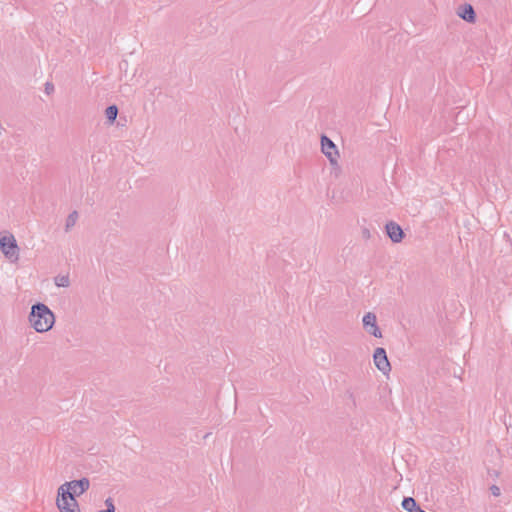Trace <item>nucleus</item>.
Wrapping results in <instances>:
<instances>
[{
    "label": "nucleus",
    "instance_id": "2",
    "mask_svg": "<svg viewBox=\"0 0 512 512\" xmlns=\"http://www.w3.org/2000/svg\"><path fill=\"white\" fill-rule=\"evenodd\" d=\"M0 250L11 263L19 261L20 249L12 233H0Z\"/></svg>",
    "mask_w": 512,
    "mask_h": 512
},
{
    "label": "nucleus",
    "instance_id": "3",
    "mask_svg": "<svg viewBox=\"0 0 512 512\" xmlns=\"http://www.w3.org/2000/svg\"><path fill=\"white\" fill-rule=\"evenodd\" d=\"M90 487V481L87 478L79 480L67 481L58 487V490L69 495V497L77 498L84 494Z\"/></svg>",
    "mask_w": 512,
    "mask_h": 512
},
{
    "label": "nucleus",
    "instance_id": "18",
    "mask_svg": "<svg viewBox=\"0 0 512 512\" xmlns=\"http://www.w3.org/2000/svg\"><path fill=\"white\" fill-rule=\"evenodd\" d=\"M491 492L494 496H499L500 495V488L497 487V486H492L491 487Z\"/></svg>",
    "mask_w": 512,
    "mask_h": 512
},
{
    "label": "nucleus",
    "instance_id": "6",
    "mask_svg": "<svg viewBox=\"0 0 512 512\" xmlns=\"http://www.w3.org/2000/svg\"><path fill=\"white\" fill-rule=\"evenodd\" d=\"M374 364L383 374H387L391 370L390 363L384 348H376L373 354Z\"/></svg>",
    "mask_w": 512,
    "mask_h": 512
},
{
    "label": "nucleus",
    "instance_id": "16",
    "mask_svg": "<svg viewBox=\"0 0 512 512\" xmlns=\"http://www.w3.org/2000/svg\"><path fill=\"white\" fill-rule=\"evenodd\" d=\"M59 511L60 512H81L79 506H76V507H73V508H65V509H62V510H59Z\"/></svg>",
    "mask_w": 512,
    "mask_h": 512
},
{
    "label": "nucleus",
    "instance_id": "5",
    "mask_svg": "<svg viewBox=\"0 0 512 512\" xmlns=\"http://www.w3.org/2000/svg\"><path fill=\"white\" fill-rule=\"evenodd\" d=\"M363 328L366 333L376 337L381 338L382 332L377 324L376 314L373 312H367L364 314L362 318Z\"/></svg>",
    "mask_w": 512,
    "mask_h": 512
},
{
    "label": "nucleus",
    "instance_id": "14",
    "mask_svg": "<svg viewBox=\"0 0 512 512\" xmlns=\"http://www.w3.org/2000/svg\"><path fill=\"white\" fill-rule=\"evenodd\" d=\"M105 506H106L105 509L100 510L98 512H115V505H114L113 500L111 498H107L105 500Z\"/></svg>",
    "mask_w": 512,
    "mask_h": 512
},
{
    "label": "nucleus",
    "instance_id": "15",
    "mask_svg": "<svg viewBox=\"0 0 512 512\" xmlns=\"http://www.w3.org/2000/svg\"><path fill=\"white\" fill-rule=\"evenodd\" d=\"M361 237L364 240H368L371 238V231L368 227H362L361 228Z\"/></svg>",
    "mask_w": 512,
    "mask_h": 512
},
{
    "label": "nucleus",
    "instance_id": "13",
    "mask_svg": "<svg viewBox=\"0 0 512 512\" xmlns=\"http://www.w3.org/2000/svg\"><path fill=\"white\" fill-rule=\"evenodd\" d=\"M118 114V108L115 105L109 106L105 110L106 118L110 122H114Z\"/></svg>",
    "mask_w": 512,
    "mask_h": 512
},
{
    "label": "nucleus",
    "instance_id": "8",
    "mask_svg": "<svg viewBox=\"0 0 512 512\" xmlns=\"http://www.w3.org/2000/svg\"><path fill=\"white\" fill-rule=\"evenodd\" d=\"M386 232H387V235L389 236V238L394 243H399L403 239V235H404L403 230L395 222H389L386 224Z\"/></svg>",
    "mask_w": 512,
    "mask_h": 512
},
{
    "label": "nucleus",
    "instance_id": "7",
    "mask_svg": "<svg viewBox=\"0 0 512 512\" xmlns=\"http://www.w3.org/2000/svg\"><path fill=\"white\" fill-rule=\"evenodd\" d=\"M55 504H56V507L58 508V510L79 506V504L75 498L69 497V495L65 494L64 492H62L58 489H57V496H56Z\"/></svg>",
    "mask_w": 512,
    "mask_h": 512
},
{
    "label": "nucleus",
    "instance_id": "1",
    "mask_svg": "<svg viewBox=\"0 0 512 512\" xmlns=\"http://www.w3.org/2000/svg\"><path fill=\"white\" fill-rule=\"evenodd\" d=\"M29 325L38 333H45L55 324V315L44 303H37L31 307L28 315Z\"/></svg>",
    "mask_w": 512,
    "mask_h": 512
},
{
    "label": "nucleus",
    "instance_id": "10",
    "mask_svg": "<svg viewBox=\"0 0 512 512\" xmlns=\"http://www.w3.org/2000/svg\"><path fill=\"white\" fill-rule=\"evenodd\" d=\"M402 507L408 512H425L422 510L412 497H406L402 501Z\"/></svg>",
    "mask_w": 512,
    "mask_h": 512
},
{
    "label": "nucleus",
    "instance_id": "4",
    "mask_svg": "<svg viewBox=\"0 0 512 512\" xmlns=\"http://www.w3.org/2000/svg\"><path fill=\"white\" fill-rule=\"evenodd\" d=\"M321 151L332 166H338L339 151L334 142L325 135L321 137Z\"/></svg>",
    "mask_w": 512,
    "mask_h": 512
},
{
    "label": "nucleus",
    "instance_id": "11",
    "mask_svg": "<svg viewBox=\"0 0 512 512\" xmlns=\"http://www.w3.org/2000/svg\"><path fill=\"white\" fill-rule=\"evenodd\" d=\"M53 280H54V284L57 287H61V288H67L71 284L70 277L68 274H59V275L55 276Z\"/></svg>",
    "mask_w": 512,
    "mask_h": 512
},
{
    "label": "nucleus",
    "instance_id": "17",
    "mask_svg": "<svg viewBox=\"0 0 512 512\" xmlns=\"http://www.w3.org/2000/svg\"><path fill=\"white\" fill-rule=\"evenodd\" d=\"M59 511L60 512H81L79 506H76V507H73V508H65V509H62V510H59Z\"/></svg>",
    "mask_w": 512,
    "mask_h": 512
},
{
    "label": "nucleus",
    "instance_id": "9",
    "mask_svg": "<svg viewBox=\"0 0 512 512\" xmlns=\"http://www.w3.org/2000/svg\"><path fill=\"white\" fill-rule=\"evenodd\" d=\"M457 15L469 23H473L475 21V12L470 4L459 6L457 9Z\"/></svg>",
    "mask_w": 512,
    "mask_h": 512
},
{
    "label": "nucleus",
    "instance_id": "12",
    "mask_svg": "<svg viewBox=\"0 0 512 512\" xmlns=\"http://www.w3.org/2000/svg\"><path fill=\"white\" fill-rule=\"evenodd\" d=\"M77 220H78V213H77L76 211L71 212V213L67 216V218H66V221H65V230H66V231L71 230V229L75 226V224H76Z\"/></svg>",
    "mask_w": 512,
    "mask_h": 512
}]
</instances>
